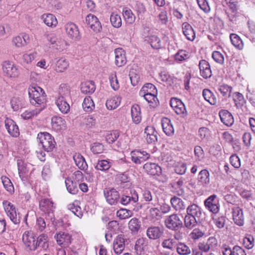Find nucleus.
<instances>
[{
    "instance_id": "39448f33",
    "label": "nucleus",
    "mask_w": 255,
    "mask_h": 255,
    "mask_svg": "<svg viewBox=\"0 0 255 255\" xmlns=\"http://www.w3.org/2000/svg\"><path fill=\"white\" fill-rule=\"evenodd\" d=\"M17 163L20 178L23 182H29L30 176L29 171L32 167L31 164L28 163H25L21 159L17 160Z\"/></svg>"
},
{
    "instance_id": "a19ab883",
    "label": "nucleus",
    "mask_w": 255,
    "mask_h": 255,
    "mask_svg": "<svg viewBox=\"0 0 255 255\" xmlns=\"http://www.w3.org/2000/svg\"><path fill=\"white\" fill-rule=\"evenodd\" d=\"M170 202L172 207L176 211L183 210L185 208V205L183 201L179 198L173 197L170 200Z\"/></svg>"
},
{
    "instance_id": "7ed1b4c3",
    "label": "nucleus",
    "mask_w": 255,
    "mask_h": 255,
    "mask_svg": "<svg viewBox=\"0 0 255 255\" xmlns=\"http://www.w3.org/2000/svg\"><path fill=\"white\" fill-rule=\"evenodd\" d=\"M4 210L10 220L15 224L20 223V217L17 213L15 206L10 202L5 200L3 201Z\"/></svg>"
},
{
    "instance_id": "603ef678",
    "label": "nucleus",
    "mask_w": 255,
    "mask_h": 255,
    "mask_svg": "<svg viewBox=\"0 0 255 255\" xmlns=\"http://www.w3.org/2000/svg\"><path fill=\"white\" fill-rule=\"evenodd\" d=\"M157 94V91H154L152 94L147 93V94H143L141 97L148 103L151 104L152 106H154L157 105L158 100L156 97Z\"/></svg>"
},
{
    "instance_id": "c756f323",
    "label": "nucleus",
    "mask_w": 255,
    "mask_h": 255,
    "mask_svg": "<svg viewBox=\"0 0 255 255\" xmlns=\"http://www.w3.org/2000/svg\"><path fill=\"white\" fill-rule=\"evenodd\" d=\"M131 115L133 123L137 124L140 122L141 120L140 108L138 105H134L131 107Z\"/></svg>"
},
{
    "instance_id": "f257e3e1",
    "label": "nucleus",
    "mask_w": 255,
    "mask_h": 255,
    "mask_svg": "<svg viewBox=\"0 0 255 255\" xmlns=\"http://www.w3.org/2000/svg\"><path fill=\"white\" fill-rule=\"evenodd\" d=\"M28 95L30 102L32 105L44 109L46 96L41 88L37 85H30L28 88Z\"/></svg>"
},
{
    "instance_id": "a18cd8bd",
    "label": "nucleus",
    "mask_w": 255,
    "mask_h": 255,
    "mask_svg": "<svg viewBox=\"0 0 255 255\" xmlns=\"http://www.w3.org/2000/svg\"><path fill=\"white\" fill-rule=\"evenodd\" d=\"M197 218L186 215L184 217V226L188 229L195 227L197 223Z\"/></svg>"
},
{
    "instance_id": "680f3d73",
    "label": "nucleus",
    "mask_w": 255,
    "mask_h": 255,
    "mask_svg": "<svg viewBox=\"0 0 255 255\" xmlns=\"http://www.w3.org/2000/svg\"><path fill=\"white\" fill-rule=\"evenodd\" d=\"M133 213L129 210L126 209H121L117 212V216L120 219L123 220L128 219L132 216Z\"/></svg>"
},
{
    "instance_id": "79ce46f5",
    "label": "nucleus",
    "mask_w": 255,
    "mask_h": 255,
    "mask_svg": "<svg viewBox=\"0 0 255 255\" xmlns=\"http://www.w3.org/2000/svg\"><path fill=\"white\" fill-rule=\"evenodd\" d=\"M138 200V196L136 192H134L131 197L122 195L120 198V203L124 205H126L131 202L136 203Z\"/></svg>"
},
{
    "instance_id": "aec40b11",
    "label": "nucleus",
    "mask_w": 255,
    "mask_h": 255,
    "mask_svg": "<svg viewBox=\"0 0 255 255\" xmlns=\"http://www.w3.org/2000/svg\"><path fill=\"white\" fill-rule=\"evenodd\" d=\"M5 127L8 132L11 136L17 137L19 134L18 126L11 119L6 118L4 121Z\"/></svg>"
},
{
    "instance_id": "3c124183",
    "label": "nucleus",
    "mask_w": 255,
    "mask_h": 255,
    "mask_svg": "<svg viewBox=\"0 0 255 255\" xmlns=\"http://www.w3.org/2000/svg\"><path fill=\"white\" fill-rule=\"evenodd\" d=\"M37 246L40 247L44 250L48 249L49 244L48 243V237L45 234H41L37 238L36 240Z\"/></svg>"
},
{
    "instance_id": "dca6fc26",
    "label": "nucleus",
    "mask_w": 255,
    "mask_h": 255,
    "mask_svg": "<svg viewBox=\"0 0 255 255\" xmlns=\"http://www.w3.org/2000/svg\"><path fill=\"white\" fill-rule=\"evenodd\" d=\"M200 75L204 79L210 78L212 76L210 65L208 61L201 60L199 63Z\"/></svg>"
},
{
    "instance_id": "37998d69",
    "label": "nucleus",
    "mask_w": 255,
    "mask_h": 255,
    "mask_svg": "<svg viewBox=\"0 0 255 255\" xmlns=\"http://www.w3.org/2000/svg\"><path fill=\"white\" fill-rule=\"evenodd\" d=\"M82 107L84 110L86 112H91L95 109L94 103L90 97H86L85 98Z\"/></svg>"
},
{
    "instance_id": "f03ea898",
    "label": "nucleus",
    "mask_w": 255,
    "mask_h": 255,
    "mask_svg": "<svg viewBox=\"0 0 255 255\" xmlns=\"http://www.w3.org/2000/svg\"><path fill=\"white\" fill-rule=\"evenodd\" d=\"M37 139L42 148L46 151H52L55 147V141L52 135L48 132H40Z\"/></svg>"
},
{
    "instance_id": "6ab92c4d",
    "label": "nucleus",
    "mask_w": 255,
    "mask_h": 255,
    "mask_svg": "<svg viewBox=\"0 0 255 255\" xmlns=\"http://www.w3.org/2000/svg\"><path fill=\"white\" fill-rule=\"evenodd\" d=\"M163 229L157 226H151L146 230L147 236L151 240H156L161 238L163 234Z\"/></svg>"
},
{
    "instance_id": "423d86ee",
    "label": "nucleus",
    "mask_w": 255,
    "mask_h": 255,
    "mask_svg": "<svg viewBox=\"0 0 255 255\" xmlns=\"http://www.w3.org/2000/svg\"><path fill=\"white\" fill-rule=\"evenodd\" d=\"M22 242L30 251H34L37 247V242L35 236L31 231H25L22 236Z\"/></svg>"
},
{
    "instance_id": "412c9836",
    "label": "nucleus",
    "mask_w": 255,
    "mask_h": 255,
    "mask_svg": "<svg viewBox=\"0 0 255 255\" xmlns=\"http://www.w3.org/2000/svg\"><path fill=\"white\" fill-rule=\"evenodd\" d=\"M51 126L54 130L60 131L65 129L66 122L61 117L54 116L51 118Z\"/></svg>"
},
{
    "instance_id": "774afa93",
    "label": "nucleus",
    "mask_w": 255,
    "mask_h": 255,
    "mask_svg": "<svg viewBox=\"0 0 255 255\" xmlns=\"http://www.w3.org/2000/svg\"><path fill=\"white\" fill-rule=\"evenodd\" d=\"M128 227L132 232H137L140 227V222L137 218H132L128 223Z\"/></svg>"
},
{
    "instance_id": "7c9ffc66",
    "label": "nucleus",
    "mask_w": 255,
    "mask_h": 255,
    "mask_svg": "<svg viewBox=\"0 0 255 255\" xmlns=\"http://www.w3.org/2000/svg\"><path fill=\"white\" fill-rule=\"evenodd\" d=\"M67 190L72 194H76L78 192V183L71 178H67L65 180Z\"/></svg>"
},
{
    "instance_id": "49530a36",
    "label": "nucleus",
    "mask_w": 255,
    "mask_h": 255,
    "mask_svg": "<svg viewBox=\"0 0 255 255\" xmlns=\"http://www.w3.org/2000/svg\"><path fill=\"white\" fill-rule=\"evenodd\" d=\"M212 243H214L215 245H216L217 241L215 238L213 237H210L206 243H203L199 244V248L202 252H208L211 249V244Z\"/></svg>"
},
{
    "instance_id": "20e7f679",
    "label": "nucleus",
    "mask_w": 255,
    "mask_h": 255,
    "mask_svg": "<svg viewBox=\"0 0 255 255\" xmlns=\"http://www.w3.org/2000/svg\"><path fill=\"white\" fill-rule=\"evenodd\" d=\"M2 71L5 75L9 78H15L20 75L18 67L13 62L5 61L2 64Z\"/></svg>"
},
{
    "instance_id": "4be33fe9",
    "label": "nucleus",
    "mask_w": 255,
    "mask_h": 255,
    "mask_svg": "<svg viewBox=\"0 0 255 255\" xmlns=\"http://www.w3.org/2000/svg\"><path fill=\"white\" fill-rule=\"evenodd\" d=\"M115 64L118 67L125 65L127 62L125 52L122 48H117L115 50Z\"/></svg>"
},
{
    "instance_id": "6e6d98bb",
    "label": "nucleus",
    "mask_w": 255,
    "mask_h": 255,
    "mask_svg": "<svg viewBox=\"0 0 255 255\" xmlns=\"http://www.w3.org/2000/svg\"><path fill=\"white\" fill-rule=\"evenodd\" d=\"M112 165V163L108 160H101L98 161L95 167L97 170L106 171L111 167Z\"/></svg>"
},
{
    "instance_id": "c85d7f7f",
    "label": "nucleus",
    "mask_w": 255,
    "mask_h": 255,
    "mask_svg": "<svg viewBox=\"0 0 255 255\" xmlns=\"http://www.w3.org/2000/svg\"><path fill=\"white\" fill-rule=\"evenodd\" d=\"M41 18L44 23L49 27H55L58 23L57 18L53 14H43Z\"/></svg>"
},
{
    "instance_id": "4c0bfd02",
    "label": "nucleus",
    "mask_w": 255,
    "mask_h": 255,
    "mask_svg": "<svg viewBox=\"0 0 255 255\" xmlns=\"http://www.w3.org/2000/svg\"><path fill=\"white\" fill-rule=\"evenodd\" d=\"M147 246L145 239L141 238L136 240L134 246V250L137 255H141Z\"/></svg>"
},
{
    "instance_id": "ea45409f",
    "label": "nucleus",
    "mask_w": 255,
    "mask_h": 255,
    "mask_svg": "<svg viewBox=\"0 0 255 255\" xmlns=\"http://www.w3.org/2000/svg\"><path fill=\"white\" fill-rule=\"evenodd\" d=\"M204 99L212 105H215L217 100L213 93L209 89H204L202 92Z\"/></svg>"
},
{
    "instance_id": "0eeeda50",
    "label": "nucleus",
    "mask_w": 255,
    "mask_h": 255,
    "mask_svg": "<svg viewBox=\"0 0 255 255\" xmlns=\"http://www.w3.org/2000/svg\"><path fill=\"white\" fill-rule=\"evenodd\" d=\"M167 228L171 230H177L182 225V222L177 214H173L166 217L164 221Z\"/></svg>"
},
{
    "instance_id": "72a5a7b5",
    "label": "nucleus",
    "mask_w": 255,
    "mask_h": 255,
    "mask_svg": "<svg viewBox=\"0 0 255 255\" xmlns=\"http://www.w3.org/2000/svg\"><path fill=\"white\" fill-rule=\"evenodd\" d=\"M187 215L199 218L202 214L201 208L195 204L189 206L186 210Z\"/></svg>"
},
{
    "instance_id": "864d4df0",
    "label": "nucleus",
    "mask_w": 255,
    "mask_h": 255,
    "mask_svg": "<svg viewBox=\"0 0 255 255\" xmlns=\"http://www.w3.org/2000/svg\"><path fill=\"white\" fill-rule=\"evenodd\" d=\"M57 97H62L65 99L70 98L69 87L65 84L61 85L59 90V95Z\"/></svg>"
},
{
    "instance_id": "a878e982",
    "label": "nucleus",
    "mask_w": 255,
    "mask_h": 255,
    "mask_svg": "<svg viewBox=\"0 0 255 255\" xmlns=\"http://www.w3.org/2000/svg\"><path fill=\"white\" fill-rule=\"evenodd\" d=\"M182 30L186 38L190 41H193L195 38V33L192 26L188 23L182 24Z\"/></svg>"
},
{
    "instance_id": "c03bdc74",
    "label": "nucleus",
    "mask_w": 255,
    "mask_h": 255,
    "mask_svg": "<svg viewBox=\"0 0 255 255\" xmlns=\"http://www.w3.org/2000/svg\"><path fill=\"white\" fill-rule=\"evenodd\" d=\"M177 243L174 239L168 238L163 240L161 246L163 248L170 251H174L176 247Z\"/></svg>"
},
{
    "instance_id": "9d476101",
    "label": "nucleus",
    "mask_w": 255,
    "mask_h": 255,
    "mask_svg": "<svg viewBox=\"0 0 255 255\" xmlns=\"http://www.w3.org/2000/svg\"><path fill=\"white\" fill-rule=\"evenodd\" d=\"M57 244L62 247H67L71 243L72 236L66 232H60L55 236Z\"/></svg>"
},
{
    "instance_id": "8fccbe9b",
    "label": "nucleus",
    "mask_w": 255,
    "mask_h": 255,
    "mask_svg": "<svg viewBox=\"0 0 255 255\" xmlns=\"http://www.w3.org/2000/svg\"><path fill=\"white\" fill-rule=\"evenodd\" d=\"M148 42L152 48L155 49H159L161 48V42L160 38L154 35H150L148 37Z\"/></svg>"
},
{
    "instance_id": "c9c22d12",
    "label": "nucleus",
    "mask_w": 255,
    "mask_h": 255,
    "mask_svg": "<svg viewBox=\"0 0 255 255\" xmlns=\"http://www.w3.org/2000/svg\"><path fill=\"white\" fill-rule=\"evenodd\" d=\"M141 198L142 201L148 203L151 202V204L154 206H155V204L153 203V202L155 203L157 202L156 198H154L151 192L148 189H143L142 190Z\"/></svg>"
},
{
    "instance_id": "4468645a",
    "label": "nucleus",
    "mask_w": 255,
    "mask_h": 255,
    "mask_svg": "<svg viewBox=\"0 0 255 255\" xmlns=\"http://www.w3.org/2000/svg\"><path fill=\"white\" fill-rule=\"evenodd\" d=\"M170 105L177 115H183L186 112L184 104L179 99L176 98H171Z\"/></svg>"
},
{
    "instance_id": "bf43d9fd",
    "label": "nucleus",
    "mask_w": 255,
    "mask_h": 255,
    "mask_svg": "<svg viewBox=\"0 0 255 255\" xmlns=\"http://www.w3.org/2000/svg\"><path fill=\"white\" fill-rule=\"evenodd\" d=\"M208 233L206 231L203 230V228H196L194 229L190 233V237L194 240H197L200 238L202 237L204 235L207 234Z\"/></svg>"
},
{
    "instance_id": "338daca9",
    "label": "nucleus",
    "mask_w": 255,
    "mask_h": 255,
    "mask_svg": "<svg viewBox=\"0 0 255 255\" xmlns=\"http://www.w3.org/2000/svg\"><path fill=\"white\" fill-rule=\"evenodd\" d=\"M190 55L188 52L180 50L175 55V60L177 61L182 62L189 58Z\"/></svg>"
},
{
    "instance_id": "1a4fd4ad",
    "label": "nucleus",
    "mask_w": 255,
    "mask_h": 255,
    "mask_svg": "<svg viewBox=\"0 0 255 255\" xmlns=\"http://www.w3.org/2000/svg\"><path fill=\"white\" fill-rule=\"evenodd\" d=\"M125 236L120 234L116 236L113 243V248L114 252L117 255L121 254L125 248Z\"/></svg>"
},
{
    "instance_id": "2f4dec72",
    "label": "nucleus",
    "mask_w": 255,
    "mask_h": 255,
    "mask_svg": "<svg viewBox=\"0 0 255 255\" xmlns=\"http://www.w3.org/2000/svg\"><path fill=\"white\" fill-rule=\"evenodd\" d=\"M121 102V97L119 96H115L107 101L106 106L108 110H113L119 106Z\"/></svg>"
},
{
    "instance_id": "473e14b6",
    "label": "nucleus",
    "mask_w": 255,
    "mask_h": 255,
    "mask_svg": "<svg viewBox=\"0 0 255 255\" xmlns=\"http://www.w3.org/2000/svg\"><path fill=\"white\" fill-rule=\"evenodd\" d=\"M73 159L76 165L81 170L87 169L88 165L84 157L79 153H76L73 155Z\"/></svg>"
},
{
    "instance_id": "cd10ccee",
    "label": "nucleus",
    "mask_w": 255,
    "mask_h": 255,
    "mask_svg": "<svg viewBox=\"0 0 255 255\" xmlns=\"http://www.w3.org/2000/svg\"><path fill=\"white\" fill-rule=\"evenodd\" d=\"M161 125L163 130L167 135L170 136L173 134L174 128L169 119L163 118L161 120Z\"/></svg>"
},
{
    "instance_id": "052dcab7",
    "label": "nucleus",
    "mask_w": 255,
    "mask_h": 255,
    "mask_svg": "<svg viewBox=\"0 0 255 255\" xmlns=\"http://www.w3.org/2000/svg\"><path fill=\"white\" fill-rule=\"evenodd\" d=\"M243 244L246 249H252L254 247L255 239L253 236L248 235L243 239Z\"/></svg>"
},
{
    "instance_id": "f8f14e48",
    "label": "nucleus",
    "mask_w": 255,
    "mask_h": 255,
    "mask_svg": "<svg viewBox=\"0 0 255 255\" xmlns=\"http://www.w3.org/2000/svg\"><path fill=\"white\" fill-rule=\"evenodd\" d=\"M232 213L235 224L239 226H243L245 220L243 210L238 206H235L232 209Z\"/></svg>"
},
{
    "instance_id": "9b49d317",
    "label": "nucleus",
    "mask_w": 255,
    "mask_h": 255,
    "mask_svg": "<svg viewBox=\"0 0 255 255\" xmlns=\"http://www.w3.org/2000/svg\"><path fill=\"white\" fill-rule=\"evenodd\" d=\"M104 193L107 201L110 205H115L120 199L119 193L115 189H105Z\"/></svg>"
},
{
    "instance_id": "13d9d810",
    "label": "nucleus",
    "mask_w": 255,
    "mask_h": 255,
    "mask_svg": "<svg viewBox=\"0 0 255 255\" xmlns=\"http://www.w3.org/2000/svg\"><path fill=\"white\" fill-rule=\"evenodd\" d=\"M112 25L115 28H119L122 26V22L121 16L115 13H112L110 16Z\"/></svg>"
},
{
    "instance_id": "f3484780",
    "label": "nucleus",
    "mask_w": 255,
    "mask_h": 255,
    "mask_svg": "<svg viewBox=\"0 0 255 255\" xmlns=\"http://www.w3.org/2000/svg\"><path fill=\"white\" fill-rule=\"evenodd\" d=\"M29 42V36L26 33H23L20 35L16 36L12 39V44L18 48L23 47Z\"/></svg>"
},
{
    "instance_id": "bb28decb",
    "label": "nucleus",
    "mask_w": 255,
    "mask_h": 255,
    "mask_svg": "<svg viewBox=\"0 0 255 255\" xmlns=\"http://www.w3.org/2000/svg\"><path fill=\"white\" fill-rule=\"evenodd\" d=\"M68 67V61L65 58H61L56 60L54 66V69L57 72H63Z\"/></svg>"
},
{
    "instance_id": "a211bd4d",
    "label": "nucleus",
    "mask_w": 255,
    "mask_h": 255,
    "mask_svg": "<svg viewBox=\"0 0 255 255\" xmlns=\"http://www.w3.org/2000/svg\"><path fill=\"white\" fill-rule=\"evenodd\" d=\"M143 167L148 174L152 176H159L161 173V167L154 163L147 162L143 165Z\"/></svg>"
},
{
    "instance_id": "6e6552de",
    "label": "nucleus",
    "mask_w": 255,
    "mask_h": 255,
    "mask_svg": "<svg viewBox=\"0 0 255 255\" xmlns=\"http://www.w3.org/2000/svg\"><path fill=\"white\" fill-rule=\"evenodd\" d=\"M206 208L211 212L216 214L219 211V201L217 200V196L212 195L204 201Z\"/></svg>"
},
{
    "instance_id": "69168bd1",
    "label": "nucleus",
    "mask_w": 255,
    "mask_h": 255,
    "mask_svg": "<svg viewBox=\"0 0 255 255\" xmlns=\"http://www.w3.org/2000/svg\"><path fill=\"white\" fill-rule=\"evenodd\" d=\"M213 219L214 223L217 228L222 229L224 227L226 222V218L225 216L215 215Z\"/></svg>"
},
{
    "instance_id": "b1692460",
    "label": "nucleus",
    "mask_w": 255,
    "mask_h": 255,
    "mask_svg": "<svg viewBox=\"0 0 255 255\" xmlns=\"http://www.w3.org/2000/svg\"><path fill=\"white\" fill-rule=\"evenodd\" d=\"M39 208L45 213L53 212L55 209L53 203L48 199H42L39 201Z\"/></svg>"
},
{
    "instance_id": "de8ad7c7",
    "label": "nucleus",
    "mask_w": 255,
    "mask_h": 255,
    "mask_svg": "<svg viewBox=\"0 0 255 255\" xmlns=\"http://www.w3.org/2000/svg\"><path fill=\"white\" fill-rule=\"evenodd\" d=\"M230 39L232 44L237 48L241 50L244 47V43L241 38L236 34H230Z\"/></svg>"
},
{
    "instance_id": "393cba45",
    "label": "nucleus",
    "mask_w": 255,
    "mask_h": 255,
    "mask_svg": "<svg viewBox=\"0 0 255 255\" xmlns=\"http://www.w3.org/2000/svg\"><path fill=\"white\" fill-rule=\"evenodd\" d=\"M67 100L62 97H57L55 100V104L57 107L63 114H67L70 111V106L67 103Z\"/></svg>"
},
{
    "instance_id": "e2e57ef3",
    "label": "nucleus",
    "mask_w": 255,
    "mask_h": 255,
    "mask_svg": "<svg viewBox=\"0 0 255 255\" xmlns=\"http://www.w3.org/2000/svg\"><path fill=\"white\" fill-rule=\"evenodd\" d=\"M233 100L237 108H241L245 103L243 95L239 92H236L233 94Z\"/></svg>"
},
{
    "instance_id": "2eb2a0df",
    "label": "nucleus",
    "mask_w": 255,
    "mask_h": 255,
    "mask_svg": "<svg viewBox=\"0 0 255 255\" xmlns=\"http://www.w3.org/2000/svg\"><path fill=\"white\" fill-rule=\"evenodd\" d=\"M67 34L72 39L77 41L80 39V35L78 27L73 23H67L65 25Z\"/></svg>"
},
{
    "instance_id": "e433bc0d",
    "label": "nucleus",
    "mask_w": 255,
    "mask_h": 255,
    "mask_svg": "<svg viewBox=\"0 0 255 255\" xmlns=\"http://www.w3.org/2000/svg\"><path fill=\"white\" fill-rule=\"evenodd\" d=\"M43 109H41L40 108H36L34 110H25L24 112H23L20 116L21 117L25 120L30 119L32 117L37 116L39 114Z\"/></svg>"
},
{
    "instance_id": "f704fd0d",
    "label": "nucleus",
    "mask_w": 255,
    "mask_h": 255,
    "mask_svg": "<svg viewBox=\"0 0 255 255\" xmlns=\"http://www.w3.org/2000/svg\"><path fill=\"white\" fill-rule=\"evenodd\" d=\"M95 89L94 83L92 81H86L82 83L81 86V92L85 94L93 93Z\"/></svg>"
},
{
    "instance_id": "5701e85b",
    "label": "nucleus",
    "mask_w": 255,
    "mask_h": 255,
    "mask_svg": "<svg viewBox=\"0 0 255 255\" xmlns=\"http://www.w3.org/2000/svg\"><path fill=\"white\" fill-rule=\"evenodd\" d=\"M219 116L222 122L228 127L231 126L234 122L232 114L227 110H223L219 112Z\"/></svg>"
},
{
    "instance_id": "4d7b16f0",
    "label": "nucleus",
    "mask_w": 255,
    "mask_h": 255,
    "mask_svg": "<svg viewBox=\"0 0 255 255\" xmlns=\"http://www.w3.org/2000/svg\"><path fill=\"white\" fill-rule=\"evenodd\" d=\"M109 79L112 88L115 90H118L120 88V84L115 72L111 73L109 76Z\"/></svg>"
},
{
    "instance_id": "5fc2aeb1",
    "label": "nucleus",
    "mask_w": 255,
    "mask_h": 255,
    "mask_svg": "<svg viewBox=\"0 0 255 255\" xmlns=\"http://www.w3.org/2000/svg\"><path fill=\"white\" fill-rule=\"evenodd\" d=\"M123 14L127 23L132 24L135 21V16L130 9L127 8H124L123 11Z\"/></svg>"
},
{
    "instance_id": "09e8293b",
    "label": "nucleus",
    "mask_w": 255,
    "mask_h": 255,
    "mask_svg": "<svg viewBox=\"0 0 255 255\" xmlns=\"http://www.w3.org/2000/svg\"><path fill=\"white\" fill-rule=\"evenodd\" d=\"M209 172L206 169L202 170L198 174V180L202 185L210 183Z\"/></svg>"
},
{
    "instance_id": "0e129e2a",
    "label": "nucleus",
    "mask_w": 255,
    "mask_h": 255,
    "mask_svg": "<svg viewBox=\"0 0 255 255\" xmlns=\"http://www.w3.org/2000/svg\"><path fill=\"white\" fill-rule=\"evenodd\" d=\"M160 210L156 207H152L149 208L148 211L149 217L154 220H158L161 218Z\"/></svg>"
},
{
    "instance_id": "58836bf2",
    "label": "nucleus",
    "mask_w": 255,
    "mask_h": 255,
    "mask_svg": "<svg viewBox=\"0 0 255 255\" xmlns=\"http://www.w3.org/2000/svg\"><path fill=\"white\" fill-rule=\"evenodd\" d=\"M175 249L179 255H189L191 253L190 248L184 243L178 242Z\"/></svg>"
},
{
    "instance_id": "ddd939ff",
    "label": "nucleus",
    "mask_w": 255,
    "mask_h": 255,
    "mask_svg": "<svg viewBox=\"0 0 255 255\" xmlns=\"http://www.w3.org/2000/svg\"><path fill=\"white\" fill-rule=\"evenodd\" d=\"M86 22L90 28L95 32H99L102 29V25L98 18L93 14H89L86 18Z\"/></svg>"
}]
</instances>
